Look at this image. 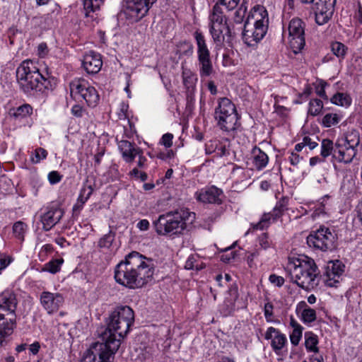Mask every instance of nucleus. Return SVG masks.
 <instances>
[{
	"label": "nucleus",
	"mask_w": 362,
	"mask_h": 362,
	"mask_svg": "<svg viewBox=\"0 0 362 362\" xmlns=\"http://www.w3.org/2000/svg\"><path fill=\"white\" fill-rule=\"evenodd\" d=\"M153 274V261L137 252H132L116 265L114 276L119 284L135 289L151 281Z\"/></svg>",
	"instance_id": "nucleus-1"
},
{
	"label": "nucleus",
	"mask_w": 362,
	"mask_h": 362,
	"mask_svg": "<svg viewBox=\"0 0 362 362\" xmlns=\"http://www.w3.org/2000/svg\"><path fill=\"white\" fill-rule=\"evenodd\" d=\"M286 270L291 281L305 291L314 289L319 284L318 268L308 256L289 257Z\"/></svg>",
	"instance_id": "nucleus-2"
},
{
	"label": "nucleus",
	"mask_w": 362,
	"mask_h": 362,
	"mask_svg": "<svg viewBox=\"0 0 362 362\" xmlns=\"http://www.w3.org/2000/svg\"><path fill=\"white\" fill-rule=\"evenodd\" d=\"M194 219V213L180 209L160 215L153 225L158 235H172L182 233Z\"/></svg>",
	"instance_id": "nucleus-3"
},
{
	"label": "nucleus",
	"mask_w": 362,
	"mask_h": 362,
	"mask_svg": "<svg viewBox=\"0 0 362 362\" xmlns=\"http://www.w3.org/2000/svg\"><path fill=\"white\" fill-rule=\"evenodd\" d=\"M134 321V313L129 306L117 307L109 316L107 329L102 334L104 341L117 340L121 344V340L129 332L131 325Z\"/></svg>",
	"instance_id": "nucleus-4"
},
{
	"label": "nucleus",
	"mask_w": 362,
	"mask_h": 362,
	"mask_svg": "<svg viewBox=\"0 0 362 362\" xmlns=\"http://www.w3.org/2000/svg\"><path fill=\"white\" fill-rule=\"evenodd\" d=\"M18 83L24 93L44 92L49 88V81L39 71L34 61H23L16 70Z\"/></svg>",
	"instance_id": "nucleus-5"
},
{
	"label": "nucleus",
	"mask_w": 362,
	"mask_h": 362,
	"mask_svg": "<svg viewBox=\"0 0 362 362\" xmlns=\"http://www.w3.org/2000/svg\"><path fill=\"white\" fill-rule=\"evenodd\" d=\"M268 22L265 8L260 5L254 6L244 25L243 38L245 42L252 46L260 41L267 33Z\"/></svg>",
	"instance_id": "nucleus-6"
},
{
	"label": "nucleus",
	"mask_w": 362,
	"mask_h": 362,
	"mask_svg": "<svg viewBox=\"0 0 362 362\" xmlns=\"http://www.w3.org/2000/svg\"><path fill=\"white\" fill-rule=\"evenodd\" d=\"M18 300L16 294L10 290L0 293V347L6 338L13 333L16 327V309Z\"/></svg>",
	"instance_id": "nucleus-7"
},
{
	"label": "nucleus",
	"mask_w": 362,
	"mask_h": 362,
	"mask_svg": "<svg viewBox=\"0 0 362 362\" xmlns=\"http://www.w3.org/2000/svg\"><path fill=\"white\" fill-rule=\"evenodd\" d=\"M361 143V135L357 129H351L335 142L333 162L351 163L356 157Z\"/></svg>",
	"instance_id": "nucleus-8"
},
{
	"label": "nucleus",
	"mask_w": 362,
	"mask_h": 362,
	"mask_svg": "<svg viewBox=\"0 0 362 362\" xmlns=\"http://www.w3.org/2000/svg\"><path fill=\"white\" fill-rule=\"evenodd\" d=\"M214 119L217 127L223 132L235 131L240 125L239 117L233 103L227 98L218 100V105L215 108Z\"/></svg>",
	"instance_id": "nucleus-9"
},
{
	"label": "nucleus",
	"mask_w": 362,
	"mask_h": 362,
	"mask_svg": "<svg viewBox=\"0 0 362 362\" xmlns=\"http://www.w3.org/2000/svg\"><path fill=\"white\" fill-rule=\"evenodd\" d=\"M70 92L73 98L84 100L90 107H95L99 101V95L90 83L83 78H77L70 83Z\"/></svg>",
	"instance_id": "nucleus-10"
},
{
	"label": "nucleus",
	"mask_w": 362,
	"mask_h": 362,
	"mask_svg": "<svg viewBox=\"0 0 362 362\" xmlns=\"http://www.w3.org/2000/svg\"><path fill=\"white\" fill-rule=\"evenodd\" d=\"M119 347V344L115 339L95 343L88 350L81 362H110Z\"/></svg>",
	"instance_id": "nucleus-11"
},
{
	"label": "nucleus",
	"mask_w": 362,
	"mask_h": 362,
	"mask_svg": "<svg viewBox=\"0 0 362 362\" xmlns=\"http://www.w3.org/2000/svg\"><path fill=\"white\" fill-rule=\"evenodd\" d=\"M194 37L197 47V52L199 76L201 78L209 77L214 73V67L205 37L199 31L194 32Z\"/></svg>",
	"instance_id": "nucleus-12"
},
{
	"label": "nucleus",
	"mask_w": 362,
	"mask_h": 362,
	"mask_svg": "<svg viewBox=\"0 0 362 362\" xmlns=\"http://www.w3.org/2000/svg\"><path fill=\"white\" fill-rule=\"evenodd\" d=\"M157 0H124L123 13L131 22H138L146 16Z\"/></svg>",
	"instance_id": "nucleus-13"
},
{
	"label": "nucleus",
	"mask_w": 362,
	"mask_h": 362,
	"mask_svg": "<svg viewBox=\"0 0 362 362\" xmlns=\"http://www.w3.org/2000/svg\"><path fill=\"white\" fill-rule=\"evenodd\" d=\"M305 23L298 18H294L288 23V44L294 53L299 52L305 45Z\"/></svg>",
	"instance_id": "nucleus-14"
},
{
	"label": "nucleus",
	"mask_w": 362,
	"mask_h": 362,
	"mask_svg": "<svg viewBox=\"0 0 362 362\" xmlns=\"http://www.w3.org/2000/svg\"><path fill=\"white\" fill-rule=\"evenodd\" d=\"M334 234L325 226H321L307 238V243L310 247L322 251L331 249L334 246Z\"/></svg>",
	"instance_id": "nucleus-15"
},
{
	"label": "nucleus",
	"mask_w": 362,
	"mask_h": 362,
	"mask_svg": "<svg viewBox=\"0 0 362 362\" xmlns=\"http://www.w3.org/2000/svg\"><path fill=\"white\" fill-rule=\"evenodd\" d=\"M40 304L47 314L56 313L63 305L64 298L59 293L42 291L40 296Z\"/></svg>",
	"instance_id": "nucleus-16"
},
{
	"label": "nucleus",
	"mask_w": 362,
	"mask_h": 362,
	"mask_svg": "<svg viewBox=\"0 0 362 362\" xmlns=\"http://www.w3.org/2000/svg\"><path fill=\"white\" fill-rule=\"evenodd\" d=\"M344 265L339 260L328 264L325 272V284L329 287H337L341 281Z\"/></svg>",
	"instance_id": "nucleus-17"
},
{
	"label": "nucleus",
	"mask_w": 362,
	"mask_h": 362,
	"mask_svg": "<svg viewBox=\"0 0 362 362\" xmlns=\"http://www.w3.org/2000/svg\"><path fill=\"white\" fill-rule=\"evenodd\" d=\"M63 216L64 211L59 207L54 206L47 207L45 211L40 216L43 230L48 231L52 229L59 222Z\"/></svg>",
	"instance_id": "nucleus-18"
},
{
	"label": "nucleus",
	"mask_w": 362,
	"mask_h": 362,
	"mask_svg": "<svg viewBox=\"0 0 362 362\" xmlns=\"http://www.w3.org/2000/svg\"><path fill=\"white\" fill-rule=\"evenodd\" d=\"M264 338L267 340H271V346L277 354L280 353L287 343L286 335L273 327H269L267 329Z\"/></svg>",
	"instance_id": "nucleus-19"
},
{
	"label": "nucleus",
	"mask_w": 362,
	"mask_h": 362,
	"mask_svg": "<svg viewBox=\"0 0 362 362\" xmlns=\"http://www.w3.org/2000/svg\"><path fill=\"white\" fill-rule=\"evenodd\" d=\"M221 194V189L215 186H211L196 192L194 197L197 201L204 204H219L221 203L220 196Z\"/></svg>",
	"instance_id": "nucleus-20"
},
{
	"label": "nucleus",
	"mask_w": 362,
	"mask_h": 362,
	"mask_svg": "<svg viewBox=\"0 0 362 362\" xmlns=\"http://www.w3.org/2000/svg\"><path fill=\"white\" fill-rule=\"evenodd\" d=\"M82 65L88 74H97L100 70L103 65L100 54L90 51L84 55Z\"/></svg>",
	"instance_id": "nucleus-21"
},
{
	"label": "nucleus",
	"mask_w": 362,
	"mask_h": 362,
	"mask_svg": "<svg viewBox=\"0 0 362 362\" xmlns=\"http://www.w3.org/2000/svg\"><path fill=\"white\" fill-rule=\"evenodd\" d=\"M269 162V157L263 151L258 147H254L251 151V156L248 159L247 165L251 166L252 170H262Z\"/></svg>",
	"instance_id": "nucleus-22"
},
{
	"label": "nucleus",
	"mask_w": 362,
	"mask_h": 362,
	"mask_svg": "<svg viewBox=\"0 0 362 362\" xmlns=\"http://www.w3.org/2000/svg\"><path fill=\"white\" fill-rule=\"evenodd\" d=\"M118 148L126 163H132L141 151L139 147L136 146L134 143L127 140L119 141L118 142Z\"/></svg>",
	"instance_id": "nucleus-23"
},
{
	"label": "nucleus",
	"mask_w": 362,
	"mask_h": 362,
	"mask_svg": "<svg viewBox=\"0 0 362 362\" xmlns=\"http://www.w3.org/2000/svg\"><path fill=\"white\" fill-rule=\"evenodd\" d=\"M209 20V32L216 30H228L229 26L227 25V19L223 12L212 9Z\"/></svg>",
	"instance_id": "nucleus-24"
},
{
	"label": "nucleus",
	"mask_w": 362,
	"mask_h": 362,
	"mask_svg": "<svg viewBox=\"0 0 362 362\" xmlns=\"http://www.w3.org/2000/svg\"><path fill=\"white\" fill-rule=\"evenodd\" d=\"M296 312L305 324H310L316 320L317 313L315 310L308 306L306 302L303 300L297 304Z\"/></svg>",
	"instance_id": "nucleus-25"
},
{
	"label": "nucleus",
	"mask_w": 362,
	"mask_h": 362,
	"mask_svg": "<svg viewBox=\"0 0 362 362\" xmlns=\"http://www.w3.org/2000/svg\"><path fill=\"white\" fill-rule=\"evenodd\" d=\"M229 297L226 298L221 307V312L224 316L230 315L235 310V303L238 298V290L236 286H231L228 291Z\"/></svg>",
	"instance_id": "nucleus-26"
},
{
	"label": "nucleus",
	"mask_w": 362,
	"mask_h": 362,
	"mask_svg": "<svg viewBox=\"0 0 362 362\" xmlns=\"http://www.w3.org/2000/svg\"><path fill=\"white\" fill-rule=\"evenodd\" d=\"M313 10L315 16V22L320 25H322L328 23V21L331 19L334 8H329L326 6H319V5H313Z\"/></svg>",
	"instance_id": "nucleus-27"
},
{
	"label": "nucleus",
	"mask_w": 362,
	"mask_h": 362,
	"mask_svg": "<svg viewBox=\"0 0 362 362\" xmlns=\"http://www.w3.org/2000/svg\"><path fill=\"white\" fill-rule=\"evenodd\" d=\"M94 191V185L87 180L82 188L77 199V203L74 206V211L80 210L83 208V204L88 200Z\"/></svg>",
	"instance_id": "nucleus-28"
},
{
	"label": "nucleus",
	"mask_w": 362,
	"mask_h": 362,
	"mask_svg": "<svg viewBox=\"0 0 362 362\" xmlns=\"http://www.w3.org/2000/svg\"><path fill=\"white\" fill-rule=\"evenodd\" d=\"M33 114V107L29 104H23L16 108L10 110L11 117L17 120L25 119Z\"/></svg>",
	"instance_id": "nucleus-29"
},
{
	"label": "nucleus",
	"mask_w": 362,
	"mask_h": 362,
	"mask_svg": "<svg viewBox=\"0 0 362 362\" xmlns=\"http://www.w3.org/2000/svg\"><path fill=\"white\" fill-rule=\"evenodd\" d=\"M290 325L293 329L290 334L291 343L297 346L302 338L303 327L293 317L291 318Z\"/></svg>",
	"instance_id": "nucleus-30"
},
{
	"label": "nucleus",
	"mask_w": 362,
	"mask_h": 362,
	"mask_svg": "<svg viewBox=\"0 0 362 362\" xmlns=\"http://www.w3.org/2000/svg\"><path fill=\"white\" fill-rule=\"evenodd\" d=\"M213 40L214 43L218 48H221L223 46V43L226 40V37H227V40L228 41L230 38V30L228 28V30H216V31L209 32Z\"/></svg>",
	"instance_id": "nucleus-31"
},
{
	"label": "nucleus",
	"mask_w": 362,
	"mask_h": 362,
	"mask_svg": "<svg viewBox=\"0 0 362 362\" xmlns=\"http://www.w3.org/2000/svg\"><path fill=\"white\" fill-rule=\"evenodd\" d=\"M277 221V218L274 216V214L272 211L264 213L258 223L252 224V228L255 230H264Z\"/></svg>",
	"instance_id": "nucleus-32"
},
{
	"label": "nucleus",
	"mask_w": 362,
	"mask_h": 362,
	"mask_svg": "<svg viewBox=\"0 0 362 362\" xmlns=\"http://www.w3.org/2000/svg\"><path fill=\"white\" fill-rule=\"evenodd\" d=\"M318 337L312 332L305 333V346L308 351L317 354L319 352Z\"/></svg>",
	"instance_id": "nucleus-33"
},
{
	"label": "nucleus",
	"mask_w": 362,
	"mask_h": 362,
	"mask_svg": "<svg viewBox=\"0 0 362 362\" xmlns=\"http://www.w3.org/2000/svg\"><path fill=\"white\" fill-rule=\"evenodd\" d=\"M330 101L336 105L347 108L351 105L352 99L347 93H337L331 98Z\"/></svg>",
	"instance_id": "nucleus-34"
},
{
	"label": "nucleus",
	"mask_w": 362,
	"mask_h": 362,
	"mask_svg": "<svg viewBox=\"0 0 362 362\" xmlns=\"http://www.w3.org/2000/svg\"><path fill=\"white\" fill-rule=\"evenodd\" d=\"M240 2V0H216L213 9L219 11L224 13L226 11H230L237 7Z\"/></svg>",
	"instance_id": "nucleus-35"
},
{
	"label": "nucleus",
	"mask_w": 362,
	"mask_h": 362,
	"mask_svg": "<svg viewBox=\"0 0 362 362\" xmlns=\"http://www.w3.org/2000/svg\"><path fill=\"white\" fill-rule=\"evenodd\" d=\"M182 76L183 84L187 89L189 90L194 87L197 78L193 71L189 69L182 67Z\"/></svg>",
	"instance_id": "nucleus-36"
},
{
	"label": "nucleus",
	"mask_w": 362,
	"mask_h": 362,
	"mask_svg": "<svg viewBox=\"0 0 362 362\" xmlns=\"http://www.w3.org/2000/svg\"><path fill=\"white\" fill-rule=\"evenodd\" d=\"M343 116L338 113H327L322 119L323 127L329 128L339 124L342 119Z\"/></svg>",
	"instance_id": "nucleus-37"
},
{
	"label": "nucleus",
	"mask_w": 362,
	"mask_h": 362,
	"mask_svg": "<svg viewBox=\"0 0 362 362\" xmlns=\"http://www.w3.org/2000/svg\"><path fill=\"white\" fill-rule=\"evenodd\" d=\"M288 199L283 197L276 204L272 212L279 220L288 209Z\"/></svg>",
	"instance_id": "nucleus-38"
},
{
	"label": "nucleus",
	"mask_w": 362,
	"mask_h": 362,
	"mask_svg": "<svg viewBox=\"0 0 362 362\" xmlns=\"http://www.w3.org/2000/svg\"><path fill=\"white\" fill-rule=\"evenodd\" d=\"M335 148V143L329 139H323L321 142V151L320 155L323 158H327L332 156L333 158L334 151Z\"/></svg>",
	"instance_id": "nucleus-39"
},
{
	"label": "nucleus",
	"mask_w": 362,
	"mask_h": 362,
	"mask_svg": "<svg viewBox=\"0 0 362 362\" xmlns=\"http://www.w3.org/2000/svg\"><path fill=\"white\" fill-rule=\"evenodd\" d=\"M28 226L23 221H17L13 226V233L16 238L21 241L24 240V236L27 231Z\"/></svg>",
	"instance_id": "nucleus-40"
},
{
	"label": "nucleus",
	"mask_w": 362,
	"mask_h": 362,
	"mask_svg": "<svg viewBox=\"0 0 362 362\" xmlns=\"http://www.w3.org/2000/svg\"><path fill=\"white\" fill-rule=\"evenodd\" d=\"M103 2L104 0H83L86 16H88L89 13L98 10Z\"/></svg>",
	"instance_id": "nucleus-41"
},
{
	"label": "nucleus",
	"mask_w": 362,
	"mask_h": 362,
	"mask_svg": "<svg viewBox=\"0 0 362 362\" xmlns=\"http://www.w3.org/2000/svg\"><path fill=\"white\" fill-rule=\"evenodd\" d=\"M323 108V103L320 99H313L309 103L308 114L312 116L318 115Z\"/></svg>",
	"instance_id": "nucleus-42"
},
{
	"label": "nucleus",
	"mask_w": 362,
	"mask_h": 362,
	"mask_svg": "<svg viewBox=\"0 0 362 362\" xmlns=\"http://www.w3.org/2000/svg\"><path fill=\"white\" fill-rule=\"evenodd\" d=\"M63 262V259H56L51 260L45 264L43 271H47L52 274H56L57 272H59Z\"/></svg>",
	"instance_id": "nucleus-43"
},
{
	"label": "nucleus",
	"mask_w": 362,
	"mask_h": 362,
	"mask_svg": "<svg viewBox=\"0 0 362 362\" xmlns=\"http://www.w3.org/2000/svg\"><path fill=\"white\" fill-rule=\"evenodd\" d=\"M115 240V233L110 231L104 235L98 241V247L103 249H109Z\"/></svg>",
	"instance_id": "nucleus-44"
},
{
	"label": "nucleus",
	"mask_w": 362,
	"mask_h": 362,
	"mask_svg": "<svg viewBox=\"0 0 362 362\" xmlns=\"http://www.w3.org/2000/svg\"><path fill=\"white\" fill-rule=\"evenodd\" d=\"M331 49L333 54L338 58H344L346 55L347 48L341 42H334L331 44Z\"/></svg>",
	"instance_id": "nucleus-45"
},
{
	"label": "nucleus",
	"mask_w": 362,
	"mask_h": 362,
	"mask_svg": "<svg viewBox=\"0 0 362 362\" xmlns=\"http://www.w3.org/2000/svg\"><path fill=\"white\" fill-rule=\"evenodd\" d=\"M47 156V151L42 148H37L31 156L30 160L33 163H38Z\"/></svg>",
	"instance_id": "nucleus-46"
},
{
	"label": "nucleus",
	"mask_w": 362,
	"mask_h": 362,
	"mask_svg": "<svg viewBox=\"0 0 362 362\" xmlns=\"http://www.w3.org/2000/svg\"><path fill=\"white\" fill-rule=\"evenodd\" d=\"M259 245L261 248L267 250L273 246V243L270 240L267 233H262L258 238Z\"/></svg>",
	"instance_id": "nucleus-47"
},
{
	"label": "nucleus",
	"mask_w": 362,
	"mask_h": 362,
	"mask_svg": "<svg viewBox=\"0 0 362 362\" xmlns=\"http://www.w3.org/2000/svg\"><path fill=\"white\" fill-rule=\"evenodd\" d=\"M128 109H129V105L127 103L122 102L118 107L117 115L119 119L124 120L126 119H128L129 114H128Z\"/></svg>",
	"instance_id": "nucleus-48"
},
{
	"label": "nucleus",
	"mask_w": 362,
	"mask_h": 362,
	"mask_svg": "<svg viewBox=\"0 0 362 362\" xmlns=\"http://www.w3.org/2000/svg\"><path fill=\"white\" fill-rule=\"evenodd\" d=\"M219 145L218 140H211L205 145V151L206 154H216L218 146Z\"/></svg>",
	"instance_id": "nucleus-49"
},
{
	"label": "nucleus",
	"mask_w": 362,
	"mask_h": 362,
	"mask_svg": "<svg viewBox=\"0 0 362 362\" xmlns=\"http://www.w3.org/2000/svg\"><path fill=\"white\" fill-rule=\"evenodd\" d=\"M173 135L170 133H166L163 135L160 144L163 145L165 148H170L173 145Z\"/></svg>",
	"instance_id": "nucleus-50"
},
{
	"label": "nucleus",
	"mask_w": 362,
	"mask_h": 362,
	"mask_svg": "<svg viewBox=\"0 0 362 362\" xmlns=\"http://www.w3.org/2000/svg\"><path fill=\"white\" fill-rule=\"evenodd\" d=\"M336 1L337 0H315L312 3L315 6L319 5V6H322L334 8Z\"/></svg>",
	"instance_id": "nucleus-51"
},
{
	"label": "nucleus",
	"mask_w": 362,
	"mask_h": 362,
	"mask_svg": "<svg viewBox=\"0 0 362 362\" xmlns=\"http://www.w3.org/2000/svg\"><path fill=\"white\" fill-rule=\"evenodd\" d=\"M269 280L272 284L278 287L282 286L285 281L284 277L276 274H271L269 277Z\"/></svg>",
	"instance_id": "nucleus-52"
},
{
	"label": "nucleus",
	"mask_w": 362,
	"mask_h": 362,
	"mask_svg": "<svg viewBox=\"0 0 362 362\" xmlns=\"http://www.w3.org/2000/svg\"><path fill=\"white\" fill-rule=\"evenodd\" d=\"M62 178V176L57 171H52L48 174V180L52 185L59 182Z\"/></svg>",
	"instance_id": "nucleus-53"
},
{
	"label": "nucleus",
	"mask_w": 362,
	"mask_h": 362,
	"mask_svg": "<svg viewBox=\"0 0 362 362\" xmlns=\"http://www.w3.org/2000/svg\"><path fill=\"white\" fill-rule=\"evenodd\" d=\"M245 11H246V7H243V5H241V6L235 11L234 21L236 23H242L243 18H244Z\"/></svg>",
	"instance_id": "nucleus-54"
},
{
	"label": "nucleus",
	"mask_w": 362,
	"mask_h": 362,
	"mask_svg": "<svg viewBox=\"0 0 362 362\" xmlns=\"http://www.w3.org/2000/svg\"><path fill=\"white\" fill-rule=\"evenodd\" d=\"M196 261V257L194 255H190L185 262V268L186 269H194V268L197 269V267L194 264Z\"/></svg>",
	"instance_id": "nucleus-55"
},
{
	"label": "nucleus",
	"mask_w": 362,
	"mask_h": 362,
	"mask_svg": "<svg viewBox=\"0 0 362 362\" xmlns=\"http://www.w3.org/2000/svg\"><path fill=\"white\" fill-rule=\"evenodd\" d=\"M53 250V246L50 244H46V245H44L40 252H39V255L40 257H42V258H45L46 256L47 255L48 253H50L52 252Z\"/></svg>",
	"instance_id": "nucleus-56"
},
{
	"label": "nucleus",
	"mask_w": 362,
	"mask_h": 362,
	"mask_svg": "<svg viewBox=\"0 0 362 362\" xmlns=\"http://www.w3.org/2000/svg\"><path fill=\"white\" fill-rule=\"evenodd\" d=\"M288 159L291 164L296 166L300 163L303 158L300 157L297 153L291 152Z\"/></svg>",
	"instance_id": "nucleus-57"
},
{
	"label": "nucleus",
	"mask_w": 362,
	"mask_h": 362,
	"mask_svg": "<svg viewBox=\"0 0 362 362\" xmlns=\"http://www.w3.org/2000/svg\"><path fill=\"white\" fill-rule=\"evenodd\" d=\"M13 261V259L10 256H4L0 258V272L6 269Z\"/></svg>",
	"instance_id": "nucleus-58"
},
{
	"label": "nucleus",
	"mask_w": 362,
	"mask_h": 362,
	"mask_svg": "<svg viewBox=\"0 0 362 362\" xmlns=\"http://www.w3.org/2000/svg\"><path fill=\"white\" fill-rule=\"evenodd\" d=\"M48 53V48L45 43H40L37 46V54L40 57H44Z\"/></svg>",
	"instance_id": "nucleus-59"
},
{
	"label": "nucleus",
	"mask_w": 362,
	"mask_h": 362,
	"mask_svg": "<svg viewBox=\"0 0 362 362\" xmlns=\"http://www.w3.org/2000/svg\"><path fill=\"white\" fill-rule=\"evenodd\" d=\"M137 156H139V160L137 162L138 167L140 168H144L146 165L147 159L143 155V151L141 149L140 153L139 154H137Z\"/></svg>",
	"instance_id": "nucleus-60"
},
{
	"label": "nucleus",
	"mask_w": 362,
	"mask_h": 362,
	"mask_svg": "<svg viewBox=\"0 0 362 362\" xmlns=\"http://www.w3.org/2000/svg\"><path fill=\"white\" fill-rule=\"evenodd\" d=\"M226 153H227V148H226V145L221 144L219 141V145L218 146L217 151H216L215 156H218V157H222V156H225L226 154Z\"/></svg>",
	"instance_id": "nucleus-61"
},
{
	"label": "nucleus",
	"mask_w": 362,
	"mask_h": 362,
	"mask_svg": "<svg viewBox=\"0 0 362 362\" xmlns=\"http://www.w3.org/2000/svg\"><path fill=\"white\" fill-rule=\"evenodd\" d=\"M136 227L140 230H143V231L147 230L149 228V222L146 219H142L138 222Z\"/></svg>",
	"instance_id": "nucleus-62"
},
{
	"label": "nucleus",
	"mask_w": 362,
	"mask_h": 362,
	"mask_svg": "<svg viewBox=\"0 0 362 362\" xmlns=\"http://www.w3.org/2000/svg\"><path fill=\"white\" fill-rule=\"evenodd\" d=\"M303 141L305 146H308L310 150L315 148L318 145L317 142L313 141L308 136H305Z\"/></svg>",
	"instance_id": "nucleus-63"
},
{
	"label": "nucleus",
	"mask_w": 362,
	"mask_h": 362,
	"mask_svg": "<svg viewBox=\"0 0 362 362\" xmlns=\"http://www.w3.org/2000/svg\"><path fill=\"white\" fill-rule=\"evenodd\" d=\"M83 108L79 105H74L71 108V112L76 117H81L83 115Z\"/></svg>",
	"instance_id": "nucleus-64"
}]
</instances>
